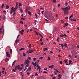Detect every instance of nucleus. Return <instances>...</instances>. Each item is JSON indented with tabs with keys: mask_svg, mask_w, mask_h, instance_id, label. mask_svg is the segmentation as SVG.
<instances>
[{
	"mask_svg": "<svg viewBox=\"0 0 79 79\" xmlns=\"http://www.w3.org/2000/svg\"><path fill=\"white\" fill-rule=\"evenodd\" d=\"M61 9L64 12V15H66V14L68 13V10H69V8H68V7H66V8H61Z\"/></svg>",
	"mask_w": 79,
	"mask_h": 79,
	"instance_id": "f257e3e1",
	"label": "nucleus"
},
{
	"mask_svg": "<svg viewBox=\"0 0 79 79\" xmlns=\"http://www.w3.org/2000/svg\"><path fill=\"white\" fill-rule=\"evenodd\" d=\"M30 63V61H29V60H28V59H27L26 60H25L24 65L25 66L26 68H27V67H29Z\"/></svg>",
	"mask_w": 79,
	"mask_h": 79,
	"instance_id": "f03ea898",
	"label": "nucleus"
},
{
	"mask_svg": "<svg viewBox=\"0 0 79 79\" xmlns=\"http://www.w3.org/2000/svg\"><path fill=\"white\" fill-rule=\"evenodd\" d=\"M71 53L72 56H74V55H76L77 54V53L76 52V51L75 50H72Z\"/></svg>",
	"mask_w": 79,
	"mask_h": 79,
	"instance_id": "7ed1b4c3",
	"label": "nucleus"
},
{
	"mask_svg": "<svg viewBox=\"0 0 79 79\" xmlns=\"http://www.w3.org/2000/svg\"><path fill=\"white\" fill-rule=\"evenodd\" d=\"M16 9L15 8H14L13 7H12L11 8V12L10 13V15H11V14L13 13H13H15V11H16Z\"/></svg>",
	"mask_w": 79,
	"mask_h": 79,
	"instance_id": "20e7f679",
	"label": "nucleus"
},
{
	"mask_svg": "<svg viewBox=\"0 0 79 79\" xmlns=\"http://www.w3.org/2000/svg\"><path fill=\"white\" fill-rule=\"evenodd\" d=\"M15 69H18L19 70H20V69H22L23 68L20 67V65H18L17 66H16Z\"/></svg>",
	"mask_w": 79,
	"mask_h": 79,
	"instance_id": "39448f33",
	"label": "nucleus"
},
{
	"mask_svg": "<svg viewBox=\"0 0 79 79\" xmlns=\"http://www.w3.org/2000/svg\"><path fill=\"white\" fill-rule=\"evenodd\" d=\"M2 33H4V29L2 28H0V34H2Z\"/></svg>",
	"mask_w": 79,
	"mask_h": 79,
	"instance_id": "423d86ee",
	"label": "nucleus"
},
{
	"mask_svg": "<svg viewBox=\"0 0 79 79\" xmlns=\"http://www.w3.org/2000/svg\"><path fill=\"white\" fill-rule=\"evenodd\" d=\"M6 56L9 57V58H10V57H11V56H10V53L8 52H6Z\"/></svg>",
	"mask_w": 79,
	"mask_h": 79,
	"instance_id": "0eeeda50",
	"label": "nucleus"
},
{
	"mask_svg": "<svg viewBox=\"0 0 79 79\" xmlns=\"http://www.w3.org/2000/svg\"><path fill=\"white\" fill-rule=\"evenodd\" d=\"M29 51L30 53H32L34 52V50H31V49H29Z\"/></svg>",
	"mask_w": 79,
	"mask_h": 79,
	"instance_id": "6e6552de",
	"label": "nucleus"
},
{
	"mask_svg": "<svg viewBox=\"0 0 79 79\" xmlns=\"http://www.w3.org/2000/svg\"><path fill=\"white\" fill-rule=\"evenodd\" d=\"M21 31H20V32L21 33V35H23V32H24V31L23 29H22L21 30Z\"/></svg>",
	"mask_w": 79,
	"mask_h": 79,
	"instance_id": "1a4fd4ad",
	"label": "nucleus"
},
{
	"mask_svg": "<svg viewBox=\"0 0 79 79\" xmlns=\"http://www.w3.org/2000/svg\"><path fill=\"white\" fill-rule=\"evenodd\" d=\"M53 67H54V65H52L49 66L48 67V68H51V69H52L53 68Z\"/></svg>",
	"mask_w": 79,
	"mask_h": 79,
	"instance_id": "9d476101",
	"label": "nucleus"
},
{
	"mask_svg": "<svg viewBox=\"0 0 79 79\" xmlns=\"http://www.w3.org/2000/svg\"><path fill=\"white\" fill-rule=\"evenodd\" d=\"M31 69V67H29L28 69L26 70V72L27 71H30V70Z\"/></svg>",
	"mask_w": 79,
	"mask_h": 79,
	"instance_id": "9b49d317",
	"label": "nucleus"
},
{
	"mask_svg": "<svg viewBox=\"0 0 79 79\" xmlns=\"http://www.w3.org/2000/svg\"><path fill=\"white\" fill-rule=\"evenodd\" d=\"M36 67H37V68H38L37 69V70L38 69L39 70V69H41V68H40V66H39V65H37Z\"/></svg>",
	"mask_w": 79,
	"mask_h": 79,
	"instance_id": "f8f14e48",
	"label": "nucleus"
},
{
	"mask_svg": "<svg viewBox=\"0 0 79 79\" xmlns=\"http://www.w3.org/2000/svg\"><path fill=\"white\" fill-rule=\"evenodd\" d=\"M58 77H60V79H61V77H62V76L61 75L59 74L58 75Z\"/></svg>",
	"mask_w": 79,
	"mask_h": 79,
	"instance_id": "ddd939ff",
	"label": "nucleus"
},
{
	"mask_svg": "<svg viewBox=\"0 0 79 79\" xmlns=\"http://www.w3.org/2000/svg\"><path fill=\"white\" fill-rule=\"evenodd\" d=\"M33 65L35 66H37V65H38V64H37V62H36L34 63Z\"/></svg>",
	"mask_w": 79,
	"mask_h": 79,
	"instance_id": "4468645a",
	"label": "nucleus"
},
{
	"mask_svg": "<svg viewBox=\"0 0 79 79\" xmlns=\"http://www.w3.org/2000/svg\"><path fill=\"white\" fill-rule=\"evenodd\" d=\"M9 59L8 58H6V59L5 60V61L6 62H8V61H9Z\"/></svg>",
	"mask_w": 79,
	"mask_h": 79,
	"instance_id": "2eb2a0df",
	"label": "nucleus"
},
{
	"mask_svg": "<svg viewBox=\"0 0 79 79\" xmlns=\"http://www.w3.org/2000/svg\"><path fill=\"white\" fill-rule=\"evenodd\" d=\"M54 19V18H53V17H50V18L49 19H50V20H53V19Z\"/></svg>",
	"mask_w": 79,
	"mask_h": 79,
	"instance_id": "dca6fc26",
	"label": "nucleus"
},
{
	"mask_svg": "<svg viewBox=\"0 0 79 79\" xmlns=\"http://www.w3.org/2000/svg\"><path fill=\"white\" fill-rule=\"evenodd\" d=\"M28 13L30 16H32V13H31L30 11L28 12Z\"/></svg>",
	"mask_w": 79,
	"mask_h": 79,
	"instance_id": "f3484780",
	"label": "nucleus"
},
{
	"mask_svg": "<svg viewBox=\"0 0 79 79\" xmlns=\"http://www.w3.org/2000/svg\"><path fill=\"white\" fill-rule=\"evenodd\" d=\"M43 50V51H46V50H47V48H44V49Z\"/></svg>",
	"mask_w": 79,
	"mask_h": 79,
	"instance_id": "a211bd4d",
	"label": "nucleus"
},
{
	"mask_svg": "<svg viewBox=\"0 0 79 79\" xmlns=\"http://www.w3.org/2000/svg\"><path fill=\"white\" fill-rule=\"evenodd\" d=\"M69 64H71V63H72V61H71V60H69Z\"/></svg>",
	"mask_w": 79,
	"mask_h": 79,
	"instance_id": "6ab92c4d",
	"label": "nucleus"
},
{
	"mask_svg": "<svg viewBox=\"0 0 79 79\" xmlns=\"http://www.w3.org/2000/svg\"><path fill=\"white\" fill-rule=\"evenodd\" d=\"M10 54H12V52H13V51L12 50V49H11L10 50Z\"/></svg>",
	"mask_w": 79,
	"mask_h": 79,
	"instance_id": "aec40b11",
	"label": "nucleus"
},
{
	"mask_svg": "<svg viewBox=\"0 0 79 79\" xmlns=\"http://www.w3.org/2000/svg\"><path fill=\"white\" fill-rule=\"evenodd\" d=\"M15 62H16V60L14 61L13 62L12 64V66H13V65L15 64Z\"/></svg>",
	"mask_w": 79,
	"mask_h": 79,
	"instance_id": "412c9836",
	"label": "nucleus"
},
{
	"mask_svg": "<svg viewBox=\"0 0 79 79\" xmlns=\"http://www.w3.org/2000/svg\"><path fill=\"white\" fill-rule=\"evenodd\" d=\"M24 50V48H22L20 49L19 50V51H21V50Z\"/></svg>",
	"mask_w": 79,
	"mask_h": 79,
	"instance_id": "4be33fe9",
	"label": "nucleus"
},
{
	"mask_svg": "<svg viewBox=\"0 0 79 79\" xmlns=\"http://www.w3.org/2000/svg\"><path fill=\"white\" fill-rule=\"evenodd\" d=\"M33 60L34 61H36V60H37V58H34L33 59Z\"/></svg>",
	"mask_w": 79,
	"mask_h": 79,
	"instance_id": "5701e85b",
	"label": "nucleus"
},
{
	"mask_svg": "<svg viewBox=\"0 0 79 79\" xmlns=\"http://www.w3.org/2000/svg\"><path fill=\"white\" fill-rule=\"evenodd\" d=\"M73 15L72 14L69 17V19H71L72 17H73Z\"/></svg>",
	"mask_w": 79,
	"mask_h": 79,
	"instance_id": "b1692460",
	"label": "nucleus"
},
{
	"mask_svg": "<svg viewBox=\"0 0 79 79\" xmlns=\"http://www.w3.org/2000/svg\"><path fill=\"white\" fill-rule=\"evenodd\" d=\"M53 3H56V0H53Z\"/></svg>",
	"mask_w": 79,
	"mask_h": 79,
	"instance_id": "393cba45",
	"label": "nucleus"
},
{
	"mask_svg": "<svg viewBox=\"0 0 79 79\" xmlns=\"http://www.w3.org/2000/svg\"><path fill=\"white\" fill-rule=\"evenodd\" d=\"M19 10L20 11L21 13H23V10H22V9H20Z\"/></svg>",
	"mask_w": 79,
	"mask_h": 79,
	"instance_id": "a878e982",
	"label": "nucleus"
},
{
	"mask_svg": "<svg viewBox=\"0 0 79 79\" xmlns=\"http://www.w3.org/2000/svg\"><path fill=\"white\" fill-rule=\"evenodd\" d=\"M20 24H24V23L22 21H20Z\"/></svg>",
	"mask_w": 79,
	"mask_h": 79,
	"instance_id": "bb28decb",
	"label": "nucleus"
},
{
	"mask_svg": "<svg viewBox=\"0 0 79 79\" xmlns=\"http://www.w3.org/2000/svg\"><path fill=\"white\" fill-rule=\"evenodd\" d=\"M48 59H47V60H48V61H50V57L48 56Z\"/></svg>",
	"mask_w": 79,
	"mask_h": 79,
	"instance_id": "cd10ccee",
	"label": "nucleus"
},
{
	"mask_svg": "<svg viewBox=\"0 0 79 79\" xmlns=\"http://www.w3.org/2000/svg\"><path fill=\"white\" fill-rule=\"evenodd\" d=\"M6 9H8L9 8V6L8 5H7L6 7Z\"/></svg>",
	"mask_w": 79,
	"mask_h": 79,
	"instance_id": "c85d7f7f",
	"label": "nucleus"
},
{
	"mask_svg": "<svg viewBox=\"0 0 79 79\" xmlns=\"http://www.w3.org/2000/svg\"><path fill=\"white\" fill-rule=\"evenodd\" d=\"M54 73L55 74V75H57V73L56 71H54Z\"/></svg>",
	"mask_w": 79,
	"mask_h": 79,
	"instance_id": "c756f323",
	"label": "nucleus"
},
{
	"mask_svg": "<svg viewBox=\"0 0 79 79\" xmlns=\"http://www.w3.org/2000/svg\"><path fill=\"white\" fill-rule=\"evenodd\" d=\"M22 5V4L21 3H20L19 5V7H20V6H21Z\"/></svg>",
	"mask_w": 79,
	"mask_h": 79,
	"instance_id": "7c9ffc66",
	"label": "nucleus"
},
{
	"mask_svg": "<svg viewBox=\"0 0 79 79\" xmlns=\"http://www.w3.org/2000/svg\"><path fill=\"white\" fill-rule=\"evenodd\" d=\"M25 19H26L25 18H22L21 19V20H25Z\"/></svg>",
	"mask_w": 79,
	"mask_h": 79,
	"instance_id": "2f4dec72",
	"label": "nucleus"
},
{
	"mask_svg": "<svg viewBox=\"0 0 79 79\" xmlns=\"http://www.w3.org/2000/svg\"><path fill=\"white\" fill-rule=\"evenodd\" d=\"M68 25V24L67 23H65V26H67Z\"/></svg>",
	"mask_w": 79,
	"mask_h": 79,
	"instance_id": "473e14b6",
	"label": "nucleus"
},
{
	"mask_svg": "<svg viewBox=\"0 0 79 79\" xmlns=\"http://www.w3.org/2000/svg\"><path fill=\"white\" fill-rule=\"evenodd\" d=\"M37 20H35L34 22V23H35V24H36V23H37Z\"/></svg>",
	"mask_w": 79,
	"mask_h": 79,
	"instance_id": "72a5a7b5",
	"label": "nucleus"
},
{
	"mask_svg": "<svg viewBox=\"0 0 79 79\" xmlns=\"http://www.w3.org/2000/svg\"><path fill=\"white\" fill-rule=\"evenodd\" d=\"M64 46L66 48L67 47V44H66L65 43L64 44Z\"/></svg>",
	"mask_w": 79,
	"mask_h": 79,
	"instance_id": "f704fd0d",
	"label": "nucleus"
},
{
	"mask_svg": "<svg viewBox=\"0 0 79 79\" xmlns=\"http://www.w3.org/2000/svg\"><path fill=\"white\" fill-rule=\"evenodd\" d=\"M23 55L24 56H26V53H25L24 52L23 53Z\"/></svg>",
	"mask_w": 79,
	"mask_h": 79,
	"instance_id": "c9c22d12",
	"label": "nucleus"
},
{
	"mask_svg": "<svg viewBox=\"0 0 79 79\" xmlns=\"http://www.w3.org/2000/svg\"><path fill=\"white\" fill-rule=\"evenodd\" d=\"M60 37H64V35H61L60 36Z\"/></svg>",
	"mask_w": 79,
	"mask_h": 79,
	"instance_id": "e433bc0d",
	"label": "nucleus"
},
{
	"mask_svg": "<svg viewBox=\"0 0 79 79\" xmlns=\"http://www.w3.org/2000/svg\"><path fill=\"white\" fill-rule=\"evenodd\" d=\"M39 35H40L41 37L43 38V36H42V35H41L40 34H39Z\"/></svg>",
	"mask_w": 79,
	"mask_h": 79,
	"instance_id": "4c0bfd02",
	"label": "nucleus"
},
{
	"mask_svg": "<svg viewBox=\"0 0 79 79\" xmlns=\"http://www.w3.org/2000/svg\"><path fill=\"white\" fill-rule=\"evenodd\" d=\"M36 34L38 36L39 35V34L40 33H39V32H36Z\"/></svg>",
	"mask_w": 79,
	"mask_h": 79,
	"instance_id": "58836bf2",
	"label": "nucleus"
},
{
	"mask_svg": "<svg viewBox=\"0 0 79 79\" xmlns=\"http://www.w3.org/2000/svg\"><path fill=\"white\" fill-rule=\"evenodd\" d=\"M54 69V70H55V71H57V72H58V70H57L55 68Z\"/></svg>",
	"mask_w": 79,
	"mask_h": 79,
	"instance_id": "ea45409f",
	"label": "nucleus"
},
{
	"mask_svg": "<svg viewBox=\"0 0 79 79\" xmlns=\"http://www.w3.org/2000/svg\"><path fill=\"white\" fill-rule=\"evenodd\" d=\"M3 12L5 13V14H6V11L5 10H4L3 11Z\"/></svg>",
	"mask_w": 79,
	"mask_h": 79,
	"instance_id": "a19ab883",
	"label": "nucleus"
},
{
	"mask_svg": "<svg viewBox=\"0 0 79 79\" xmlns=\"http://www.w3.org/2000/svg\"><path fill=\"white\" fill-rule=\"evenodd\" d=\"M26 11L27 13H28V10L27 9H26Z\"/></svg>",
	"mask_w": 79,
	"mask_h": 79,
	"instance_id": "79ce46f5",
	"label": "nucleus"
},
{
	"mask_svg": "<svg viewBox=\"0 0 79 79\" xmlns=\"http://www.w3.org/2000/svg\"><path fill=\"white\" fill-rule=\"evenodd\" d=\"M28 59L29 60H31V57H28Z\"/></svg>",
	"mask_w": 79,
	"mask_h": 79,
	"instance_id": "37998d69",
	"label": "nucleus"
},
{
	"mask_svg": "<svg viewBox=\"0 0 79 79\" xmlns=\"http://www.w3.org/2000/svg\"><path fill=\"white\" fill-rule=\"evenodd\" d=\"M43 59V57H42L39 58V59H40V60H42Z\"/></svg>",
	"mask_w": 79,
	"mask_h": 79,
	"instance_id": "c03bdc74",
	"label": "nucleus"
},
{
	"mask_svg": "<svg viewBox=\"0 0 79 79\" xmlns=\"http://www.w3.org/2000/svg\"><path fill=\"white\" fill-rule=\"evenodd\" d=\"M27 74L28 75H29V74H30V73L29 72H27Z\"/></svg>",
	"mask_w": 79,
	"mask_h": 79,
	"instance_id": "a18cd8bd",
	"label": "nucleus"
},
{
	"mask_svg": "<svg viewBox=\"0 0 79 79\" xmlns=\"http://www.w3.org/2000/svg\"><path fill=\"white\" fill-rule=\"evenodd\" d=\"M27 69V67H25V69H24V71H26V70Z\"/></svg>",
	"mask_w": 79,
	"mask_h": 79,
	"instance_id": "49530a36",
	"label": "nucleus"
},
{
	"mask_svg": "<svg viewBox=\"0 0 79 79\" xmlns=\"http://www.w3.org/2000/svg\"><path fill=\"white\" fill-rule=\"evenodd\" d=\"M35 76H38V74H37V73H36L35 74Z\"/></svg>",
	"mask_w": 79,
	"mask_h": 79,
	"instance_id": "de8ad7c7",
	"label": "nucleus"
},
{
	"mask_svg": "<svg viewBox=\"0 0 79 79\" xmlns=\"http://www.w3.org/2000/svg\"><path fill=\"white\" fill-rule=\"evenodd\" d=\"M61 46L62 48H63V47H64V45H63V44H62Z\"/></svg>",
	"mask_w": 79,
	"mask_h": 79,
	"instance_id": "09e8293b",
	"label": "nucleus"
},
{
	"mask_svg": "<svg viewBox=\"0 0 79 79\" xmlns=\"http://www.w3.org/2000/svg\"><path fill=\"white\" fill-rule=\"evenodd\" d=\"M2 73L3 74H5V72L4 71H2Z\"/></svg>",
	"mask_w": 79,
	"mask_h": 79,
	"instance_id": "8fccbe9b",
	"label": "nucleus"
},
{
	"mask_svg": "<svg viewBox=\"0 0 79 79\" xmlns=\"http://www.w3.org/2000/svg\"><path fill=\"white\" fill-rule=\"evenodd\" d=\"M18 40H16L15 42L16 44H17L18 43Z\"/></svg>",
	"mask_w": 79,
	"mask_h": 79,
	"instance_id": "3c124183",
	"label": "nucleus"
},
{
	"mask_svg": "<svg viewBox=\"0 0 79 79\" xmlns=\"http://www.w3.org/2000/svg\"><path fill=\"white\" fill-rule=\"evenodd\" d=\"M50 53H53V51H50Z\"/></svg>",
	"mask_w": 79,
	"mask_h": 79,
	"instance_id": "603ef678",
	"label": "nucleus"
},
{
	"mask_svg": "<svg viewBox=\"0 0 79 79\" xmlns=\"http://www.w3.org/2000/svg\"><path fill=\"white\" fill-rule=\"evenodd\" d=\"M60 63L61 64H62V61H60Z\"/></svg>",
	"mask_w": 79,
	"mask_h": 79,
	"instance_id": "864d4df0",
	"label": "nucleus"
},
{
	"mask_svg": "<svg viewBox=\"0 0 79 79\" xmlns=\"http://www.w3.org/2000/svg\"><path fill=\"white\" fill-rule=\"evenodd\" d=\"M61 22L62 23H64V21H63V20H61Z\"/></svg>",
	"mask_w": 79,
	"mask_h": 79,
	"instance_id": "5fc2aeb1",
	"label": "nucleus"
},
{
	"mask_svg": "<svg viewBox=\"0 0 79 79\" xmlns=\"http://www.w3.org/2000/svg\"><path fill=\"white\" fill-rule=\"evenodd\" d=\"M32 31H33V30L32 29H30V31L31 32Z\"/></svg>",
	"mask_w": 79,
	"mask_h": 79,
	"instance_id": "6e6d98bb",
	"label": "nucleus"
},
{
	"mask_svg": "<svg viewBox=\"0 0 79 79\" xmlns=\"http://www.w3.org/2000/svg\"><path fill=\"white\" fill-rule=\"evenodd\" d=\"M61 5H60V4H59L58 5V7H60V6Z\"/></svg>",
	"mask_w": 79,
	"mask_h": 79,
	"instance_id": "4d7b16f0",
	"label": "nucleus"
},
{
	"mask_svg": "<svg viewBox=\"0 0 79 79\" xmlns=\"http://www.w3.org/2000/svg\"><path fill=\"white\" fill-rule=\"evenodd\" d=\"M68 17H65V19H68Z\"/></svg>",
	"mask_w": 79,
	"mask_h": 79,
	"instance_id": "13d9d810",
	"label": "nucleus"
},
{
	"mask_svg": "<svg viewBox=\"0 0 79 79\" xmlns=\"http://www.w3.org/2000/svg\"><path fill=\"white\" fill-rule=\"evenodd\" d=\"M43 73H46V74H47V72L45 71L43 72Z\"/></svg>",
	"mask_w": 79,
	"mask_h": 79,
	"instance_id": "bf43d9fd",
	"label": "nucleus"
},
{
	"mask_svg": "<svg viewBox=\"0 0 79 79\" xmlns=\"http://www.w3.org/2000/svg\"><path fill=\"white\" fill-rule=\"evenodd\" d=\"M58 56L59 57V58H60V57H61V56H60V55H58Z\"/></svg>",
	"mask_w": 79,
	"mask_h": 79,
	"instance_id": "052dcab7",
	"label": "nucleus"
},
{
	"mask_svg": "<svg viewBox=\"0 0 79 79\" xmlns=\"http://www.w3.org/2000/svg\"><path fill=\"white\" fill-rule=\"evenodd\" d=\"M17 6H18V5H16V6H15V8H16V9H17Z\"/></svg>",
	"mask_w": 79,
	"mask_h": 79,
	"instance_id": "680f3d73",
	"label": "nucleus"
},
{
	"mask_svg": "<svg viewBox=\"0 0 79 79\" xmlns=\"http://www.w3.org/2000/svg\"><path fill=\"white\" fill-rule=\"evenodd\" d=\"M12 71H14V72H16V70L15 69H13Z\"/></svg>",
	"mask_w": 79,
	"mask_h": 79,
	"instance_id": "e2e57ef3",
	"label": "nucleus"
},
{
	"mask_svg": "<svg viewBox=\"0 0 79 79\" xmlns=\"http://www.w3.org/2000/svg\"><path fill=\"white\" fill-rule=\"evenodd\" d=\"M65 5H66V6H68V3L66 2V3H65Z\"/></svg>",
	"mask_w": 79,
	"mask_h": 79,
	"instance_id": "0e129e2a",
	"label": "nucleus"
},
{
	"mask_svg": "<svg viewBox=\"0 0 79 79\" xmlns=\"http://www.w3.org/2000/svg\"><path fill=\"white\" fill-rule=\"evenodd\" d=\"M2 8H3V7H4V4L2 5Z\"/></svg>",
	"mask_w": 79,
	"mask_h": 79,
	"instance_id": "69168bd1",
	"label": "nucleus"
},
{
	"mask_svg": "<svg viewBox=\"0 0 79 79\" xmlns=\"http://www.w3.org/2000/svg\"><path fill=\"white\" fill-rule=\"evenodd\" d=\"M69 57H70V58H71V56L70 55H69Z\"/></svg>",
	"mask_w": 79,
	"mask_h": 79,
	"instance_id": "338daca9",
	"label": "nucleus"
},
{
	"mask_svg": "<svg viewBox=\"0 0 79 79\" xmlns=\"http://www.w3.org/2000/svg\"><path fill=\"white\" fill-rule=\"evenodd\" d=\"M37 11H38V12H40V10H39V9H37Z\"/></svg>",
	"mask_w": 79,
	"mask_h": 79,
	"instance_id": "774afa93",
	"label": "nucleus"
}]
</instances>
